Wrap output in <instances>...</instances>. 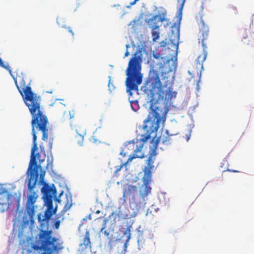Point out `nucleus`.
<instances>
[{
	"label": "nucleus",
	"mask_w": 254,
	"mask_h": 254,
	"mask_svg": "<svg viewBox=\"0 0 254 254\" xmlns=\"http://www.w3.org/2000/svg\"><path fill=\"white\" fill-rule=\"evenodd\" d=\"M66 202H65L64 206L62 210V211H63L64 212L68 210L72 205V200L71 196L68 197V196H66Z\"/></svg>",
	"instance_id": "4468645a"
},
{
	"label": "nucleus",
	"mask_w": 254,
	"mask_h": 254,
	"mask_svg": "<svg viewBox=\"0 0 254 254\" xmlns=\"http://www.w3.org/2000/svg\"><path fill=\"white\" fill-rule=\"evenodd\" d=\"M139 0H134L132 2L130 3V5H133L136 3V2Z\"/></svg>",
	"instance_id": "c85d7f7f"
},
{
	"label": "nucleus",
	"mask_w": 254,
	"mask_h": 254,
	"mask_svg": "<svg viewBox=\"0 0 254 254\" xmlns=\"http://www.w3.org/2000/svg\"><path fill=\"white\" fill-rule=\"evenodd\" d=\"M151 34L152 41L155 42L160 37L159 28H151Z\"/></svg>",
	"instance_id": "dca6fc26"
},
{
	"label": "nucleus",
	"mask_w": 254,
	"mask_h": 254,
	"mask_svg": "<svg viewBox=\"0 0 254 254\" xmlns=\"http://www.w3.org/2000/svg\"><path fill=\"white\" fill-rule=\"evenodd\" d=\"M0 66L4 68L7 71H8V72H9L10 75L13 76V75L12 74V71L10 69V67L9 65L7 63H6V64H4L0 58Z\"/></svg>",
	"instance_id": "f3484780"
},
{
	"label": "nucleus",
	"mask_w": 254,
	"mask_h": 254,
	"mask_svg": "<svg viewBox=\"0 0 254 254\" xmlns=\"http://www.w3.org/2000/svg\"><path fill=\"white\" fill-rule=\"evenodd\" d=\"M227 171H229V172H233V173H238V172H240V171H238V170H231V169H228L227 170Z\"/></svg>",
	"instance_id": "a878e982"
},
{
	"label": "nucleus",
	"mask_w": 254,
	"mask_h": 254,
	"mask_svg": "<svg viewBox=\"0 0 254 254\" xmlns=\"http://www.w3.org/2000/svg\"><path fill=\"white\" fill-rule=\"evenodd\" d=\"M159 139V141H161L164 144H168L170 142L171 138L169 136H164L163 135L160 136Z\"/></svg>",
	"instance_id": "a211bd4d"
},
{
	"label": "nucleus",
	"mask_w": 254,
	"mask_h": 254,
	"mask_svg": "<svg viewBox=\"0 0 254 254\" xmlns=\"http://www.w3.org/2000/svg\"><path fill=\"white\" fill-rule=\"evenodd\" d=\"M139 232V233H138V237H140V236H142V232H140V231H139V232Z\"/></svg>",
	"instance_id": "c756f323"
},
{
	"label": "nucleus",
	"mask_w": 254,
	"mask_h": 254,
	"mask_svg": "<svg viewBox=\"0 0 254 254\" xmlns=\"http://www.w3.org/2000/svg\"><path fill=\"white\" fill-rule=\"evenodd\" d=\"M64 27L68 29V32L71 34V35L72 36H74V33L73 32L70 27H66L65 26H64Z\"/></svg>",
	"instance_id": "b1692460"
},
{
	"label": "nucleus",
	"mask_w": 254,
	"mask_h": 254,
	"mask_svg": "<svg viewBox=\"0 0 254 254\" xmlns=\"http://www.w3.org/2000/svg\"><path fill=\"white\" fill-rule=\"evenodd\" d=\"M142 146H140L139 147L135 149L133 151L132 155L129 157L127 161V163H128L129 162H131L132 160L135 158H143V155L141 152V148Z\"/></svg>",
	"instance_id": "ddd939ff"
},
{
	"label": "nucleus",
	"mask_w": 254,
	"mask_h": 254,
	"mask_svg": "<svg viewBox=\"0 0 254 254\" xmlns=\"http://www.w3.org/2000/svg\"><path fill=\"white\" fill-rule=\"evenodd\" d=\"M50 165L49 163H48L46 166L47 169H48L49 166Z\"/></svg>",
	"instance_id": "7c9ffc66"
},
{
	"label": "nucleus",
	"mask_w": 254,
	"mask_h": 254,
	"mask_svg": "<svg viewBox=\"0 0 254 254\" xmlns=\"http://www.w3.org/2000/svg\"><path fill=\"white\" fill-rule=\"evenodd\" d=\"M189 139H190V137H189V136H188V137H187V140H188Z\"/></svg>",
	"instance_id": "473e14b6"
},
{
	"label": "nucleus",
	"mask_w": 254,
	"mask_h": 254,
	"mask_svg": "<svg viewBox=\"0 0 254 254\" xmlns=\"http://www.w3.org/2000/svg\"><path fill=\"white\" fill-rule=\"evenodd\" d=\"M100 232L104 234L106 237H107L108 239H111V237H110V232L108 230L104 229L103 231Z\"/></svg>",
	"instance_id": "aec40b11"
},
{
	"label": "nucleus",
	"mask_w": 254,
	"mask_h": 254,
	"mask_svg": "<svg viewBox=\"0 0 254 254\" xmlns=\"http://www.w3.org/2000/svg\"><path fill=\"white\" fill-rule=\"evenodd\" d=\"M153 57L156 59H159L161 58L163 62L162 66L166 68H168V71H172L176 69L177 66V63L176 62L177 58L176 57L174 60H173V58H171V59H166L165 57H161L160 54L157 53H153Z\"/></svg>",
	"instance_id": "423d86ee"
},
{
	"label": "nucleus",
	"mask_w": 254,
	"mask_h": 254,
	"mask_svg": "<svg viewBox=\"0 0 254 254\" xmlns=\"http://www.w3.org/2000/svg\"><path fill=\"white\" fill-rule=\"evenodd\" d=\"M166 11H164L162 13L161 15L159 17L158 15H155L148 20L147 23L151 28H159L158 22H164L166 21Z\"/></svg>",
	"instance_id": "6e6552de"
},
{
	"label": "nucleus",
	"mask_w": 254,
	"mask_h": 254,
	"mask_svg": "<svg viewBox=\"0 0 254 254\" xmlns=\"http://www.w3.org/2000/svg\"><path fill=\"white\" fill-rule=\"evenodd\" d=\"M206 58V54H204V59H205V58Z\"/></svg>",
	"instance_id": "2f4dec72"
},
{
	"label": "nucleus",
	"mask_w": 254,
	"mask_h": 254,
	"mask_svg": "<svg viewBox=\"0 0 254 254\" xmlns=\"http://www.w3.org/2000/svg\"><path fill=\"white\" fill-rule=\"evenodd\" d=\"M60 225V220H57L55 222L54 227L56 229H59Z\"/></svg>",
	"instance_id": "4be33fe9"
},
{
	"label": "nucleus",
	"mask_w": 254,
	"mask_h": 254,
	"mask_svg": "<svg viewBox=\"0 0 254 254\" xmlns=\"http://www.w3.org/2000/svg\"><path fill=\"white\" fill-rule=\"evenodd\" d=\"M80 254H91V246L90 240V233L88 231L85 233L82 243L79 245Z\"/></svg>",
	"instance_id": "0eeeda50"
},
{
	"label": "nucleus",
	"mask_w": 254,
	"mask_h": 254,
	"mask_svg": "<svg viewBox=\"0 0 254 254\" xmlns=\"http://www.w3.org/2000/svg\"><path fill=\"white\" fill-rule=\"evenodd\" d=\"M127 163H127V162H126V163L122 164L120 165L119 166L117 167L116 169L115 172L117 173L118 172L120 171L121 170V169L123 167V166L124 165H126Z\"/></svg>",
	"instance_id": "412c9836"
},
{
	"label": "nucleus",
	"mask_w": 254,
	"mask_h": 254,
	"mask_svg": "<svg viewBox=\"0 0 254 254\" xmlns=\"http://www.w3.org/2000/svg\"><path fill=\"white\" fill-rule=\"evenodd\" d=\"M43 194V198L47 209L42 215L41 213L38 215V220L40 223V233L39 234V243L40 246L33 245L32 248L35 250H44L41 254H53V251L59 252L63 248L59 243L58 239L52 237V230H49V220L53 215L57 211V206L54 208L53 204V195L56 192L55 187H52L45 183L41 189Z\"/></svg>",
	"instance_id": "7ed1b4c3"
},
{
	"label": "nucleus",
	"mask_w": 254,
	"mask_h": 254,
	"mask_svg": "<svg viewBox=\"0 0 254 254\" xmlns=\"http://www.w3.org/2000/svg\"><path fill=\"white\" fill-rule=\"evenodd\" d=\"M178 2L180 4L179 9L178 11L177 17L179 19V21H180L182 19V10L185 4L186 0H177Z\"/></svg>",
	"instance_id": "2eb2a0df"
},
{
	"label": "nucleus",
	"mask_w": 254,
	"mask_h": 254,
	"mask_svg": "<svg viewBox=\"0 0 254 254\" xmlns=\"http://www.w3.org/2000/svg\"><path fill=\"white\" fill-rule=\"evenodd\" d=\"M138 188L135 186L127 184L124 186L123 197L132 196V199L135 202L134 195L137 193Z\"/></svg>",
	"instance_id": "1a4fd4ad"
},
{
	"label": "nucleus",
	"mask_w": 254,
	"mask_h": 254,
	"mask_svg": "<svg viewBox=\"0 0 254 254\" xmlns=\"http://www.w3.org/2000/svg\"><path fill=\"white\" fill-rule=\"evenodd\" d=\"M166 45H167V42H165L164 41H162V42H161V43H160V46L161 47H165Z\"/></svg>",
	"instance_id": "393cba45"
},
{
	"label": "nucleus",
	"mask_w": 254,
	"mask_h": 254,
	"mask_svg": "<svg viewBox=\"0 0 254 254\" xmlns=\"http://www.w3.org/2000/svg\"><path fill=\"white\" fill-rule=\"evenodd\" d=\"M141 54L136 52L129 60L126 70L127 91L130 95L132 90H138V86L142 83L143 75L141 73Z\"/></svg>",
	"instance_id": "20e7f679"
},
{
	"label": "nucleus",
	"mask_w": 254,
	"mask_h": 254,
	"mask_svg": "<svg viewBox=\"0 0 254 254\" xmlns=\"http://www.w3.org/2000/svg\"><path fill=\"white\" fill-rule=\"evenodd\" d=\"M144 92L150 100V109L147 118L144 121L143 128L146 133L141 135L140 140L143 143L152 137V144L150 155L146 161L147 165L143 169L142 178L143 190H140V195L144 199L150 192L151 188L149 186L151 182L152 171L154 168L153 158L157 154L159 140L156 137V132L160 124L165 122L168 112L167 105L173 99L176 98V91H173L172 85L166 82L162 84L159 74L154 69L150 70L145 86Z\"/></svg>",
	"instance_id": "f257e3e1"
},
{
	"label": "nucleus",
	"mask_w": 254,
	"mask_h": 254,
	"mask_svg": "<svg viewBox=\"0 0 254 254\" xmlns=\"http://www.w3.org/2000/svg\"><path fill=\"white\" fill-rule=\"evenodd\" d=\"M113 215V213L111 215H110L109 216V217L108 218H105L104 220H103V225H102V227L100 230V231H103L104 229H105L107 227V223L108 222V220H109V218H110L111 217L112 215Z\"/></svg>",
	"instance_id": "6ab92c4d"
},
{
	"label": "nucleus",
	"mask_w": 254,
	"mask_h": 254,
	"mask_svg": "<svg viewBox=\"0 0 254 254\" xmlns=\"http://www.w3.org/2000/svg\"><path fill=\"white\" fill-rule=\"evenodd\" d=\"M28 107L31 115L32 134L33 135V146L31 149V157L27 174L30 176L28 179L27 190L29 193L27 196L26 210L29 216V220L31 224L34 222L35 214V203L38 197L36 192L33 190L35 188L38 179L39 177L40 182L42 183L45 175V171L41 167V163L44 161V158H41L39 153H35L38 150L36 142V130L41 131L42 133V140L46 141L48 138L49 130L48 125L49 121L47 116L42 111L40 107V101H24Z\"/></svg>",
	"instance_id": "f03ea898"
},
{
	"label": "nucleus",
	"mask_w": 254,
	"mask_h": 254,
	"mask_svg": "<svg viewBox=\"0 0 254 254\" xmlns=\"http://www.w3.org/2000/svg\"><path fill=\"white\" fill-rule=\"evenodd\" d=\"M199 28L200 30V32H201V34L202 35L203 38L201 39V43L202 46L203 47L204 49L205 44L204 43V41L205 40V24L204 21L202 19V17H200V21L198 23Z\"/></svg>",
	"instance_id": "f8f14e48"
},
{
	"label": "nucleus",
	"mask_w": 254,
	"mask_h": 254,
	"mask_svg": "<svg viewBox=\"0 0 254 254\" xmlns=\"http://www.w3.org/2000/svg\"><path fill=\"white\" fill-rule=\"evenodd\" d=\"M129 44H127L126 45V48L127 49L125 54V57H127L129 55V52L127 50V49L129 47Z\"/></svg>",
	"instance_id": "5701e85b"
},
{
	"label": "nucleus",
	"mask_w": 254,
	"mask_h": 254,
	"mask_svg": "<svg viewBox=\"0 0 254 254\" xmlns=\"http://www.w3.org/2000/svg\"><path fill=\"white\" fill-rule=\"evenodd\" d=\"M91 141L92 142H94V143H95L97 142V140L95 139V137L94 136H92L91 137Z\"/></svg>",
	"instance_id": "bb28decb"
},
{
	"label": "nucleus",
	"mask_w": 254,
	"mask_h": 254,
	"mask_svg": "<svg viewBox=\"0 0 254 254\" xmlns=\"http://www.w3.org/2000/svg\"><path fill=\"white\" fill-rule=\"evenodd\" d=\"M14 200L16 202L17 207L18 208L20 198L10 193L8 190L3 188L2 185L0 184V211L3 212L7 210Z\"/></svg>",
	"instance_id": "39448f33"
},
{
	"label": "nucleus",
	"mask_w": 254,
	"mask_h": 254,
	"mask_svg": "<svg viewBox=\"0 0 254 254\" xmlns=\"http://www.w3.org/2000/svg\"><path fill=\"white\" fill-rule=\"evenodd\" d=\"M76 127L75 130L76 131V135L75 136V142L79 145H82L84 135L85 134V129L81 126H77L75 127Z\"/></svg>",
	"instance_id": "9d476101"
},
{
	"label": "nucleus",
	"mask_w": 254,
	"mask_h": 254,
	"mask_svg": "<svg viewBox=\"0 0 254 254\" xmlns=\"http://www.w3.org/2000/svg\"><path fill=\"white\" fill-rule=\"evenodd\" d=\"M120 154L122 155L123 157H125L126 156V153L124 152L123 149L121 151Z\"/></svg>",
	"instance_id": "cd10ccee"
},
{
	"label": "nucleus",
	"mask_w": 254,
	"mask_h": 254,
	"mask_svg": "<svg viewBox=\"0 0 254 254\" xmlns=\"http://www.w3.org/2000/svg\"><path fill=\"white\" fill-rule=\"evenodd\" d=\"M254 38L253 36V33L250 29L245 30L241 37V41L243 46L246 47L253 42Z\"/></svg>",
	"instance_id": "9b49d317"
}]
</instances>
